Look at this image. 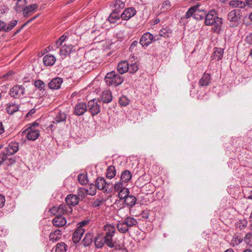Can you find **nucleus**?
I'll return each instance as SVG.
<instances>
[{
    "mask_svg": "<svg viewBox=\"0 0 252 252\" xmlns=\"http://www.w3.org/2000/svg\"><path fill=\"white\" fill-rule=\"evenodd\" d=\"M222 19L218 16V13L215 10H211L205 15L204 23L206 26H212V31L219 33L222 26Z\"/></svg>",
    "mask_w": 252,
    "mask_h": 252,
    "instance_id": "obj_1",
    "label": "nucleus"
},
{
    "mask_svg": "<svg viewBox=\"0 0 252 252\" xmlns=\"http://www.w3.org/2000/svg\"><path fill=\"white\" fill-rule=\"evenodd\" d=\"M105 81L108 86H118L124 82V78L121 75L112 71L107 73Z\"/></svg>",
    "mask_w": 252,
    "mask_h": 252,
    "instance_id": "obj_2",
    "label": "nucleus"
},
{
    "mask_svg": "<svg viewBox=\"0 0 252 252\" xmlns=\"http://www.w3.org/2000/svg\"><path fill=\"white\" fill-rule=\"evenodd\" d=\"M242 17V11L239 9H234L228 12L227 18L231 27H237L240 23Z\"/></svg>",
    "mask_w": 252,
    "mask_h": 252,
    "instance_id": "obj_3",
    "label": "nucleus"
},
{
    "mask_svg": "<svg viewBox=\"0 0 252 252\" xmlns=\"http://www.w3.org/2000/svg\"><path fill=\"white\" fill-rule=\"evenodd\" d=\"M9 94L12 97L19 98L25 94V89L22 85H15L10 89Z\"/></svg>",
    "mask_w": 252,
    "mask_h": 252,
    "instance_id": "obj_4",
    "label": "nucleus"
},
{
    "mask_svg": "<svg viewBox=\"0 0 252 252\" xmlns=\"http://www.w3.org/2000/svg\"><path fill=\"white\" fill-rule=\"evenodd\" d=\"M100 102L95 99H93L88 102L87 106V109H88L92 115H95L99 113L100 111Z\"/></svg>",
    "mask_w": 252,
    "mask_h": 252,
    "instance_id": "obj_5",
    "label": "nucleus"
},
{
    "mask_svg": "<svg viewBox=\"0 0 252 252\" xmlns=\"http://www.w3.org/2000/svg\"><path fill=\"white\" fill-rule=\"evenodd\" d=\"M18 24V21L13 19L8 23L0 20V32H8L11 31Z\"/></svg>",
    "mask_w": 252,
    "mask_h": 252,
    "instance_id": "obj_6",
    "label": "nucleus"
},
{
    "mask_svg": "<svg viewBox=\"0 0 252 252\" xmlns=\"http://www.w3.org/2000/svg\"><path fill=\"white\" fill-rule=\"evenodd\" d=\"M19 150V143L16 142L12 141L8 143L5 148V151L2 152L3 154L7 156H11L15 154Z\"/></svg>",
    "mask_w": 252,
    "mask_h": 252,
    "instance_id": "obj_7",
    "label": "nucleus"
},
{
    "mask_svg": "<svg viewBox=\"0 0 252 252\" xmlns=\"http://www.w3.org/2000/svg\"><path fill=\"white\" fill-rule=\"evenodd\" d=\"M95 188L99 190L104 191V192H110L111 189H109V184H107L105 180L103 177L97 178L95 182Z\"/></svg>",
    "mask_w": 252,
    "mask_h": 252,
    "instance_id": "obj_8",
    "label": "nucleus"
},
{
    "mask_svg": "<svg viewBox=\"0 0 252 252\" xmlns=\"http://www.w3.org/2000/svg\"><path fill=\"white\" fill-rule=\"evenodd\" d=\"M27 135V138L30 140L34 141L39 136V131L37 129H34L33 126H31L27 128L23 132Z\"/></svg>",
    "mask_w": 252,
    "mask_h": 252,
    "instance_id": "obj_9",
    "label": "nucleus"
},
{
    "mask_svg": "<svg viewBox=\"0 0 252 252\" xmlns=\"http://www.w3.org/2000/svg\"><path fill=\"white\" fill-rule=\"evenodd\" d=\"M154 35L149 32H146L141 37L139 43L142 47H147L153 41H155Z\"/></svg>",
    "mask_w": 252,
    "mask_h": 252,
    "instance_id": "obj_10",
    "label": "nucleus"
},
{
    "mask_svg": "<svg viewBox=\"0 0 252 252\" xmlns=\"http://www.w3.org/2000/svg\"><path fill=\"white\" fill-rule=\"evenodd\" d=\"M199 5H194L193 6L191 7L189 9V10L186 12L185 17L186 19H189L191 16L193 17L194 19L197 20H202L203 19V16H200V18L196 17V13L198 11V8L199 7Z\"/></svg>",
    "mask_w": 252,
    "mask_h": 252,
    "instance_id": "obj_11",
    "label": "nucleus"
},
{
    "mask_svg": "<svg viewBox=\"0 0 252 252\" xmlns=\"http://www.w3.org/2000/svg\"><path fill=\"white\" fill-rule=\"evenodd\" d=\"M74 113L77 116L83 115L87 110V106L85 102H79L74 107Z\"/></svg>",
    "mask_w": 252,
    "mask_h": 252,
    "instance_id": "obj_12",
    "label": "nucleus"
},
{
    "mask_svg": "<svg viewBox=\"0 0 252 252\" xmlns=\"http://www.w3.org/2000/svg\"><path fill=\"white\" fill-rule=\"evenodd\" d=\"M136 13V11L134 8H127L121 14V17L124 20H128L134 16Z\"/></svg>",
    "mask_w": 252,
    "mask_h": 252,
    "instance_id": "obj_13",
    "label": "nucleus"
},
{
    "mask_svg": "<svg viewBox=\"0 0 252 252\" xmlns=\"http://www.w3.org/2000/svg\"><path fill=\"white\" fill-rule=\"evenodd\" d=\"M53 225L56 227H62L66 223V220L64 217L61 215H57L52 220Z\"/></svg>",
    "mask_w": 252,
    "mask_h": 252,
    "instance_id": "obj_14",
    "label": "nucleus"
},
{
    "mask_svg": "<svg viewBox=\"0 0 252 252\" xmlns=\"http://www.w3.org/2000/svg\"><path fill=\"white\" fill-rule=\"evenodd\" d=\"M65 201L70 206H75L78 204L79 197L77 195L69 194L66 196Z\"/></svg>",
    "mask_w": 252,
    "mask_h": 252,
    "instance_id": "obj_15",
    "label": "nucleus"
},
{
    "mask_svg": "<svg viewBox=\"0 0 252 252\" xmlns=\"http://www.w3.org/2000/svg\"><path fill=\"white\" fill-rule=\"evenodd\" d=\"M63 80L61 78L56 77L53 79L48 84L50 89L52 90H57L60 88Z\"/></svg>",
    "mask_w": 252,
    "mask_h": 252,
    "instance_id": "obj_16",
    "label": "nucleus"
},
{
    "mask_svg": "<svg viewBox=\"0 0 252 252\" xmlns=\"http://www.w3.org/2000/svg\"><path fill=\"white\" fill-rule=\"evenodd\" d=\"M38 8V5L36 4H32L27 6L25 7L23 11V15L25 17H27L35 12Z\"/></svg>",
    "mask_w": 252,
    "mask_h": 252,
    "instance_id": "obj_17",
    "label": "nucleus"
},
{
    "mask_svg": "<svg viewBox=\"0 0 252 252\" xmlns=\"http://www.w3.org/2000/svg\"><path fill=\"white\" fill-rule=\"evenodd\" d=\"M73 46L71 45L64 44L62 47L60 51V56L63 59L67 55H69L72 50Z\"/></svg>",
    "mask_w": 252,
    "mask_h": 252,
    "instance_id": "obj_18",
    "label": "nucleus"
},
{
    "mask_svg": "<svg viewBox=\"0 0 252 252\" xmlns=\"http://www.w3.org/2000/svg\"><path fill=\"white\" fill-rule=\"evenodd\" d=\"M129 69V64L126 61H123L119 63L117 66V70L121 74L126 72Z\"/></svg>",
    "mask_w": 252,
    "mask_h": 252,
    "instance_id": "obj_19",
    "label": "nucleus"
},
{
    "mask_svg": "<svg viewBox=\"0 0 252 252\" xmlns=\"http://www.w3.org/2000/svg\"><path fill=\"white\" fill-rule=\"evenodd\" d=\"M95 186L91 185L90 186L89 189H79V195H82V194L84 195L85 193L87 194L93 196L95 194L96 189Z\"/></svg>",
    "mask_w": 252,
    "mask_h": 252,
    "instance_id": "obj_20",
    "label": "nucleus"
},
{
    "mask_svg": "<svg viewBox=\"0 0 252 252\" xmlns=\"http://www.w3.org/2000/svg\"><path fill=\"white\" fill-rule=\"evenodd\" d=\"M125 6V3L121 0H116L111 5L113 11L120 13Z\"/></svg>",
    "mask_w": 252,
    "mask_h": 252,
    "instance_id": "obj_21",
    "label": "nucleus"
},
{
    "mask_svg": "<svg viewBox=\"0 0 252 252\" xmlns=\"http://www.w3.org/2000/svg\"><path fill=\"white\" fill-rule=\"evenodd\" d=\"M84 232L85 229H82L81 228H76L72 236V240L74 243H77L80 241Z\"/></svg>",
    "mask_w": 252,
    "mask_h": 252,
    "instance_id": "obj_22",
    "label": "nucleus"
},
{
    "mask_svg": "<svg viewBox=\"0 0 252 252\" xmlns=\"http://www.w3.org/2000/svg\"><path fill=\"white\" fill-rule=\"evenodd\" d=\"M211 82V76L209 73H204L199 81V85L201 87L207 86Z\"/></svg>",
    "mask_w": 252,
    "mask_h": 252,
    "instance_id": "obj_23",
    "label": "nucleus"
},
{
    "mask_svg": "<svg viewBox=\"0 0 252 252\" xmlns=\"http://www.w3.org/2000/svg\"><path fill=\"white\" fill-rule=\"evenodd\" d=\"M59 214H69L72 212V207L68 204H62L59 206Z\"/></svg>",
    "mask_w": 252,
    "mask_h": 252,
    "instance_id": "obj_24",
    "label": "nucleus"
},
{
    "mask_svg": "<svg viewBox=\"0 0 252 252\" xmlns=\"http://www.w3.org/2000/svg\"><path fill=\"white\" fill-rule=\"evenodd\" d=\"M56 61V58L51 55H45L43 58V62L45 66L53 65Z\"/></svg>",
    "mask_w": 252,
    "mask_h": 252,
    "instance_id": "obj_25",
    "label": "nucleus"
},
{
    "mask_svg": "<svg viewBox=\"0 0 252 252\" xmlns=\"http://www.w3.org/2000/svg\"><path fill=\"white\" fill-rule=\"evenodd\" d=\"M229 6L238 9H243L246 7V1L239 0H231L229 2Z\"/></svg>",
    "mask_w": 252,
    "mask_h": 252,
    "instance_id": "obj_26",
    "label": "nucleus"
},
{
    "mask_svg": "<svg viewBox=\"0 0 252 252\" xmlns=\"http://www.w3.org/2000/svg\"><path fill=\"white\" fill-rule=\"evenodd\" d=\"M16 4L14 7L15 10L17 12H20L21 11H24V8L27 4L26 0H18L16 1Z\"/></svg>",
    "mask_w": 252,
    "mask_h": 252,
    "instance_id": "obj_27",
    "label": "nucleus"
},
{
    "mask_svg": "<svg viewBox=\"0 0 252 252\" xmlns=\"http://www.w3.org/2000/svg\"><path fill=\"white\" fill-rule=\"evenodd\" d=\"M132 178V174L128 170H124L121 174V181L124 183L128 182Z\"/></svg>",
    "mask_w": 252,
    "mask_h": 252,
    "instance_id": "obj_28",
    "label": "nucleus"
},
{
    "mask_svg": "<svg viewBox=\"0 0 252 252\" xmlns=\"http://www.w3.org/2000/svg\"><path fill=\"white\" fill-rule=\"evenodd\" d=\"M61 231L59 229H57L54 232H51L49 235V239L53 242H56L61 238Z\"/></svg>",
    "mask_w": 252,
    "mask_h": 252,
    "instance_id": "obj_29",
    "label": "nucleus"
},
{
    "mask_svg": "<svg viewBox=\"0 0 252 252\" xmlns=\"http://www.w3.org/2000/svg\"><path fill=\"white\" fill-rule=\"evenodd\" d=\"M6 110L9 114L12 115L19 110V106L16 104L9 103L6 105Z\"/></svg>",
    "mask_w": 252,
    "mask_h": 252,
    "instance_id": "obj_30",
    "label": "nucleus"
},
{
    "mask_svg": "<svg viewBox=\"0 0 252 252\" xmlns=\"http://www.w3.org/2000/svg\"><path fill=\"white\" fill-rule=\"evenodd\" d=\"M136 198L135 196L132 195H129L128 194L124 199V202L128 206L132 207L136 202Z\"/></svg>",
    "mask_w": 252,
    "mask_h": 252,
    "instance_id": "obj_31",
    "label": "nucleus"
},
{
    "mask_svg": "<svg viewBox=\"0 0 252 252\" xmlns=\"http://www.w3.org/2000/svg\"><path fill=\"white\" fill-rule=\"evenodd\" d=\"M94 236L91 233H87L86 234L83 241L82 243L85 247L90 246L93 242Z\"/></svg>",
    "mask_w": 252,
    "mask_h": 252,
    "instance_id": "obj_32",
    "label": "nucleus"
},
{
    "mask_svg": "<svg viewBox=\"0 0 252 252\" xmlns=\"http://www.w3.org/2000/svg\"><path fill=\"white\" fill-rule=\"evenodd\" d=\"M123 222L128 227H131L137 225L138 223L137 220L131 217L126 218Z\"/></svg>",
    "mask_w": 252,
    "mask_h": 252,
    "instance_id": "obj_33",
    "label": "nucleus"
},
{
    "mask_svg": "<svg viewBox=\"0 0 252 252\" xmlns=\"http://www.w3.org/2000/svg\"><path fill=\"white\" fill-rule=\"evenodd\" d=\"M101 100L104 103H109L112 101V94L110 91L103 92L101 96Z\"/></svg>",
    "mask_w": 252,
    "mask_h": 252,
    "instance_id": "obj_34",
    "label": "nucleus"
},
{
    "mask_svg": "<svg viewBox=\"0 0 252 252\" xmlns=\"http://www.w3.org/2000/svg\"><path fill=\"white\" fill-rule=\"evenodd\" d=\"M66 119V114L62 112H60L54 118L53 123H59L65 121Z\"/></svg>",
    "mask_w": 252,
    "mask_h": 252,
    "instance_id": "obj_35",
    "label": "nucleus"
},
{
    "mask_svg": "<svg viewBox=\"0 0 252 252\" xmlns=\"http://www.w3.org/2000/svg\"><path fill=\"white\" fill-rule=\"evenodd\" d=\"M116 175V171L114 166L110 165L107 167L106 170V177L108 179H111Z\"/></svg>",
    "mask_w": 252,
    "mask_h": 252,
    "instance_id": "obj_36",
    "label": "nucleus"
},
{
    "mask_svg": "<svg viewBox=\"0 0 252 252\" xmlns=\"http://www.w3.org/2000/svg\"><path fill=\"white\" fill-rule=\"evenodd\" d=\"M213 59L219 61L221 59L223 56V50L220 48H215Z\"/></svg>",
    "mask_w": 252,
    "mask_h": 252,
    "instance_id": "obj_37",
    "label": "nucleus"
},
{
    "mask_svg": "<svg viewBox=\"0 0 252 252\" xmlns=\"http://www.w3.org/2000/svg\"><path fill=\"white\" fill-rule=\"evenodd\" d=\"M104 230L105 231V235L114 236L116 231L115 227L111 224H107L104 226Z\"/></svg>",
    "mask_w": 252,
    "mask_h": 252,
    "instance_id": "obj_38",
    "label": "nucleus"
},
{
    "mask_svg": "<svg viewBox=\"0 0 252 252\" xmlns=\"http://www.w3.org/2000/svg\"><path fill=\"white\" fill-rule=\"evenodd\" d=\"M105 243L104 238L99 235L97 236L94 239V245L97 248H101Z\"/></svg>",
    "mask_w": 252,
    "mask_h": 252,
    "instance_id": "obj_39",
    "label": "nucleus"
},
{
    "mask_svg": "<svg viewBox=\"0 0 252 252\" xmlns=\"http://www.w3.org/2000/svg\"><path fill=\"white\" fill-rule=\"evenodd\" d=\"M121 14L120 13L112 11L108 19L110 23H114L116 20H119Z\"/></svg>",
    "mask_w": 252,
    "mask_h": 252,
    "instance_id": "obj_40",
    "label": "nucleus"
},
{
    "mask_svg": "<svg viewBox=\"0 0 252 252\" xmlns=\"http://www.w3.org/2000/svg\"><path fill=\"white\" fill-rule=\"evenodd\" d=\"M67 251V246L63 242L59 243L57 244L55 252H66Z\"/></svg>",
    "mask_w": 252,
    "mask_h": 252,
    "instance_id": "obj_41",
    "label": "nucleus"
},
{
    "mask_svg": "<svg viewBox=\"0 0 252 252\" xmlns=\"http://www.w3.org/2000/svg\"><path fill=\"white\" fill-rule=\"evenodd\" d=\"M114 236L105 235L104 237L105 243L110 248L114 247V244L112 241V238Z\"/></svg>",
    "mask_w": 252,
    "mask_h": 252,
    "instance_id": "obj_42",
    "label": "nucleus"
},
{
    "mask_svg": "<svg viewBox=\"0 0 252 252\" xmlns=\"http://www.w3.org/2000/svg\"><path fill=\"white\" fill-rule=\"evenodd\" d=\"M129 194V189L127 188H124L119 192L118 196L120 199H125Z\"/></svg>",
    "mask_w": 252,
    "mask_h": 252,
    "instance_id": "obj_43",
    "label": "nucleus"
},
{
    "mask_svg": "<svg viewBox=\"0 0 252 252\" xmlns=\"http://www.w3.org/2000/svg\"><path fill=\"white\" fill-rule=\"evenodd\" d=\"M117 228L118 230L123 233H125L129 230L128 227L124 223V222L117 224Z\"/></svg>",
    "mask_w": 252,
    "mask_h": 252,
    "instance_id": "obj_44",
    "label": "nucleus"
},
{
    "mask_svg": "<svg viewBox=\"0 0 252 252\" xmlns=\"http://www.w3.org/2000/svg\"><path fill=\"white\" fill-rule=\"evenodd\" d=\"M78 182L82 185H86L88 182L87 176L84 174H80L78 176Z\"/></svg>",
    "mask_w": 252,
    "mask_h": 252,
    "instance_id": "obj_45",
    "label": "nucleus"
},
{
    "mask_svg": "<svg viewBox=\"0 0 252 252\" xmlns=\"http://www.w3.org/2000/svg\"><path fill=\"white\" fill-rule=\"evenodd\" d=\"M34 86L36 88H37L40 91L45 90V84L42 81L40 80H37L35 81Z\"/></svg>",
    "mask_w": 252,
    "mask_h": 252,
    "instance_id": "obj_46",
    "label": "nucleus"
},
{
    "mask_svg": "<svg viewBox=\"0 0 252 252\" xmlns=\"http://www.w3.org/2000/svg\"><path fill=\"white\" fill-rule=\"evenodd\" d=\"M171 32V31L168 27L162 28L159 31V34L160 36H168V34Z\"/></svg>",
    "mask_w": 252,
    "mask_h": 252,
    "instance_id": "obj_47",
    "label": "nucleus"
},
{
    "mask_svg": "<svg viewBox=\"0 0 252 252\" xmlns=\"http://www.w3.org/2000/svg\"><path fill=\"white\" fill-rule=\"evenodd\" d=\"M244 241L248 245L252 246V233H249L247 234Z\"/></svg>",
    "mask_w": 252,
    "mask_h": 252,
    "instance_id": "obj_48",
    "label": "nucleus"
},
{
    "mask_svg": "<svg viewBox=\"0 0 252 252\" xmlns=\"http://www.w3.org/2000/svg\"><path fill=\"white\" fill-rule=\"evenodd\" d=\"M121 180L115 183L114 185V189L115 191H120L121 189H123L124 188H125L124 185Z\"/></svg>",
    "mask_w": 252,
    "mask_h": 252,
    "instance_id": "obj_49",
    "label": "nucleus"
},
{
    "mask_svg": "<svg viewBox=\"0 0 252 252\" xmlns=\"http://www.w3.org/2000/svg\"><path fill=\"white\" fill-rule=\"evenodd\" d=\"M129 100L126 96H122L119 99L120 104L123 106H126L129 104Z\"/></svg>",
    "mask_w": 252,
    "mask_h": 252,
    "instance_id": "obj_50",
    "label": "nucleus"
},
{
    "mask_svg": "<svg viewBox=\"0 0 252 252\" xmlns=\"http://www.w3.org/2000/svg\"><path fill=\"white\" fill-rule=\"evenodd\" d=\"M138 70V66L136 63H132L129 66L128 70L130 73H134Z\"/></svg>",
    "mask_w": 252,
    "mask_h": 252,
    "instance_id": "obj_51",
    "label": "nucleus"
},
{
    "mask_svg": "<svg viewBox=\"0 0 252 252\" xmlns=\"http://www.w3.org/2000/svg\"><path fill=\"white\" fill-rule=\"evenodd\" d=\"M104 201V200L103 198H98L92 203V205L94 207H98Z\"/></svg>",
    "mask_w": 252,
    "mask_h": 252,
    "instance_id": "obj_52",
    "label": "nucleus"
},
{
    "mask_svg": "<svg viewBox=\"0 0 252 252\" xmlns=\"http://www.w3.org/2000/svg\"><path fill=\"white\" fill-rule=\"evenodd\" d=\"M171 6V4L169 0H165L162 3L161 9H165V10H168Z\"/></svg>",
    "mask_w": 252,
    "mask_h": 252,
    "instance_id": "obj_53",
    "label": "nucleus"
},
{
    "mask_svg": "<svg viewBox=\"0 0 252 252\" xmlns=\"http://www.w3.org/2000/svg\"><path fill=\"white\" fill-rule=\"evenodd\" d=\"M59 209V206H54V207H53L51 209H50V212L51 214L54 215H60L59 214V210L58 209Z\"/></svg>",
    "mask_w": 252,
    "mask_h": 252,
    "instance_id": "obj_54",
    "label": "nucleus"
},
{
    "mask_svg": "<svg viewBox=\"0 0 252 252\" xmlns=\"http://www.w3.org/2000/svg\"><path fill=\"white\" fill-rule=\"evenodd\" d=\"M138 41L137 40L133 41L131 43V45H130V47L129 48V51H131V52H133L134 50H135L136 49V47H137V46L138 45Z\"/></svg>",
    "mask_w": 252,
    "mask_h": 252,
    "instance_id": "obj_55",
    "label": "nucleus"
},
{
    "mask_svg": "<svg viewBox=\"0 0 252 252\" xmlns=\"http://www.w3.org/2000/svg\"><path fill=\"white\" fill-rule=\"evenodd\" d=\"M88 222H89L88 220H83V221L80 222L77 224V228H81L82 229H85L83 228V226H84L86 225H87Z\"/></svg>",
    "mask_w": 252,
    "mask_h": 252,
    "instance_id": "obj_56",
    "label": "nucleus"
},
{
    "mask_svg": "<svg viewBox=\"0 0 252 252\" xmlns=\"http://www.w3.org/2000/svg\"><path fill=\"white\" fill-rule=\"evenodd\" d=\"M7 159V157L2 153L0 154V165Z\"/></svg>",
    "mask_w": 252,
    "mask_h": 252,
    "instance_id": "obj_57",
    "label": "nucleus"
},
{
    "mask_svg": "<svg viewBox=\"0 0 252 252\" xmlns=\"http://www.w3.org/2000/svg\"><path fill=\"white\" fill-rule=\"evenodd\" d=\"M5 197L3 195L0 194V208H2L5 204Z\"/></svg>",
    "mask_w": 252,
    "mask_h": 252,
    "instance_id": "obj_58",
    "label": "nucleus"
},
{
    "mask_svg": "<svg viewBox=\"0 0 252 252\" xmlns=\"http://www.w3.org/2000/svg\"><path fill=\"white\" fill-rule=\"evenodd\" d=\"M63 44V42H61L60 40H58L54 44L55 49L59 48Z\"/></svg>",
    "mask_w": 252,
    "mask_h": 252,
    "instance_id": "obj_59",
    "label": "nucleus"
},
{
    "mask_svg": "<svg viewBox=\"0 0 252 252\" xmlns=\"http://www.w3.org/2000/svg\"><path fill=\"white\" fill-rule=\"evenodd\" d=\"M240 225H239V227L241 229H242V228H245L247 226V222L245 220H244L243 221H241L240 223Z\"/></svg>",
    "mask_w": 252,
    "mask_h": 252,
    "instance_id": "obj_60",
    "label": "nucleus"
},
{
    "mask_svg": "<svg viewBox=\"0 0 252 252\" xmlns=\"http://www.w3.org/2000/svg\"><path fill=\"white\" fill-rule=\"evenodd\" d=\"M66 37L67 36L65 35H63L59 38L58 40L63 43L65 40Z\"/></svg>",
    "mask_w": 252,
    "mask_h": 252,
    "instance_id": "obj_61",
    "label": "nucleus"
},
{
    "mask_svg": "<svg viewBox=\"0 0 252 252\" xmlns=\"http://www.w3.org/2000/svg\"><path fill=\"white\" fill-rule=\"evenodd\" d=\"M246 5L252 7V0H246Z\"/></svg>",
    "mask_w": 252,
    "mask_h": 252,
    "instance_id": "obj_62",
    "label": "nucleus"
},
{
    "mask_svg": "<svg viewBox=\"0 0 252 252\" xmlns=\"http://www.w3.org/2000/svg\"><path fill=\"white\" fill-rule=\"evenodd\" d=\"M4 131V129L2 123L0 122V135L3 133Z\"/></svg>",
    "mask_w": 252,
    "mask_h": 252,
    "instance_id": "obj_63",
    "label": "nucleus"
},
{
    "mask_svg": "<svg viewBox=\"0 0 252 252\" xmlns=\"http://www.w3.org/2000/svg\"><path fill=\"white\" fill-rule=\"evenodd\" d=\"M35 112V109H32L27 114V116H28L29 115H32Z\"/></svg>",
    "mask_w": 252,
    "mask_h": 252,
    "instance_id": "obj_64",
    "label": "nucleus"
}]
</instances>
